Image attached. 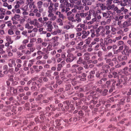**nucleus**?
<instances>
[{
    "label": "nucleus",
    "instance_id": "a18cd8bd",
    "mask_svg": "<svg viewBox=\"0 0 131 131\" xmlns=\"http://www.w3.org/2000/svg\"><path fill=\"white\" fill-rule=\"evenodd\" d=\"M32 9H31L30 11V13L29 14V15L30 16H35V13H33L32 11Z\"/></svg>",
    "mask_w": 131,
    "mask_h": 131
},
{
    "label": "nucleus",
    "instance_id": "69168bd1",
    "mask_svg": "<svg viewBox=\"0 0 131 131\" xmlns=\"http://www.w3.org/2000/svg\"><path fill=\"white\" fill-rule=\"evenodd\" d=\"M42 51L44 52H45L47 53H49L47 49L46 48H43L42 49Z\"/></svg>",
    "mask_w": 131,
    "mask_h": 131
},
{
    "label": "nucleus",
    "instance_id": "864d4df0",
    "mask_svg": "<svg viewBox=\"0 0 131 131\" xmlns=\"http://www.w3.org/2000/svg\"><path fill=\"white\" fill-rule=\"evenodd\" d=\"M58 17L59 18H61L62 19H64V16L61 13H60V14L59 15Z\"/></svg>",
    "mask_w": 131,
    "mask_h": 131
},
{
    "label": "nucleus",
    "instance_id": "6ab92c4d",
    "mask_svg": "<svg viewBox=\"0 0 131 131\" xmlns=\"http://www.w3.org/2000/svg\"><path fill=\"white\" fill-rule=\"evenodd\" d=\"M3 69L5 71H4V74H7L8 73L7 70L8 69V67L7 65H5L4 66Z\"/></svg>",
    "mask_w": 131,
    "mask_h": 131
},
{
    "label": "nucleus",
    "instance_id": "e433bc0d",
    "mask_svg": "<svg viewBox=\"0 0 131 131\" xmlns=\"http://www.w3.org/2000/svg\"><path fill=\"white\" fill-rule=\"evenodd\" d=\"M59 6V4L57 3H56L54 4V6L55 8L54 9L55 10L57 9L58 8L57 7H58Z\"/></svg>",
    "mask_w": 131,
    "mask_h": 131
},
{
    "label": "nucleus",
    "instance_id": "4c0bfd02",
    "mask_svg": "<svg viewBox=\"0 0 131 131\" xmlns=\"http://www.w3.org/2000/svg\"><path fill=\"white\" fill-rule=\"evenodd\" d=\"M81 0H78L74 4L77 5H81Z\"/></svg>",
    "mask_w": 131,
    "mask_h": 131
},
{
    "label": "nucleus",
    "instance_id": "6e6552de",
    "mask_svg": "<svg viewBox=\"0 0 131 131\" xmlns=\"http://www.w3.org/2000/svg\"><path fill=\"white\" fill-rule=\"evenodd\" d=\"M15 61V59L9 60V66L10 67L15 66L16 65Z\"/></svg>",
    "mask_w": 131,
    "mask_h": 131
},
{
    "label": "nucleus",
    "instance_id": "412c9836",
    "mask_svg": "<svg viewBox=\"0 0 131 131\" xmlns=\"http://www.w3.org/2000/svg\"><path fill=\"white\" fill-rule=\"evenodd\" d=\"M122 37V36H119L116 37L113 40V41L114 42H115L117 40H120Z\"/></svg>",
    "mask_w": 131,
    "mask_h": 131
},
{
    "label": "nucleus",
    "instance_id": "f704fd0d",
    "mask_svg": "<svg viewBox=\"0 0 131 131\" xmlns=\"http://www.w3.org/2000/svg\"><path fill=\"white\" fill-rule=\"evenodd\" d=\"M105 72H104L102 71L100 73V78H102L103 77H105L106 76V75L105 74Z\"/></svg>",
    "mask_w": 131,
    "mask_h": 131
},
{
    "label": "nucleus",
    "instance_id": "c85d7f7f",
    "mask_svg": "<svg viewBox=\"0 0 131 131\" xmlns=\"http://www.w3.org/2000/svg\"><path fill=\"white\" fill-rule=\"evenodd\" d=\"M123 9V8H121V9H118L117 10V11L116 12V13H117L118 15H120V14L122 12V10Z\"/></svg>",
    "mask_w": 131,
    "mask_h": 131
},
{
    "label": "nucleus",
    "instance_id": "4be33fe9",
    "mask_svg": "<svg viewBox=\"0 0 131 131\" xmlns=\"http://www.w3.org/2000/svg\"><path fill=\"white\" fill-rule=\"evenodd\" d=\"M101 30H102V31L100 32V34L102 36L105 37V34L104 33L105 30V29L104 28H103V27H102V29H101Z\"/></svg>",
    "mask_w": 131,
    "mask_h": 131
},
{
    "label": "nucleus",
    "instance_id": "5701e85b",
    "mask_svg": "<svg viewBox=\"0 0 131 131\" xmlns=\"http://www.w3.org/2000/svg\"><path fill=\"white\" fill-rule=\"evenodd\" d=\"M129 23H128V22L127 21H124L123 24V27L126 28L127 27L129 26Z\"/></svg>",
    "mask_w": 131,
    "mask_h": 131
},
{
    "label": "nucleus",
    "instance_id": "aec40b11",
    "mask_svg": "<svg viewBox=\"0 0 131 131\" xmlns=\"http://www.w3.org/2000/svg\"><path fill=\"white\" fill-rule=\"evenodd\" d=\"M20 3H23V2L22 1H21V2L20 1L17 2V3L16 4L15 6V8H19V4Z\"/></svg>",
    "mask_w": 131,
    "mask_h": 131
},
{
    "label": "nucleus",
    "instance_id": "13d9d810",
    "mask_svg": "<svg viewBox=\"0 0 131 131\" xmlns=\"http://www.w3.org/2000/svg\"><path fill=\"white\" fill-rule=\"evenodd\" d=\"M91 14H89L88 15V16L86 17V20H89L91 19Z\"/></svg>",
    "mask_w": 131,
    "mask_h": 131
},
{
    "label": "nucleus",
    "instance_id": "4d7b16f0",
    "mask_svg": "<svg viewBox=\"0 0 131 131\" xmlns=\"http://www.w3.org/2000/svg\"><path fill=\"white\" fill-rule=\"evenodd\" d=\"M36 40V39L35 38H33L31 39L30 40V42L32 43L35 42Z\"/></svg>",
    "mask_w": 131,
    "mask_h": 131
},
{
    "label": "nucleus",
    "instance_id": "393cba45",
    "mask_svg": "<svg viewBox=\"0 0 131 131\" xmlns=\"http://www.w3.org/2000/svg\"><path fill=\"white\" fill-rule=\"evenodd\" d=\"M95 71H92L90 73V75L88 76V78H92L93 77L91 75L92 74H93L95 73Z\"/></svg>",
    "mask_w": 131,
    "mask_h": 131
},
{
    "label": "nucleus",
    "instance_id": "bb28decb",
    "mask_svg": "<svg viewBox=\"0 0 131 131\" xmlns=\"http://www.w3.org/2000/svg\"><path fill=\"white\" fill-rule=\"evenodd\" d=\"M89 55V54L88 53H85L84 55V56L85 57L84 59L85 60H87L89 59V57L88 56Z\"/></svg>",
    "mask_w": 131,
    "mask_h": 131
},
{
    "label": "nucleus",
    "instance_id": "603ef678",
    "mask_svg": "<svg viewBox=\"0 0 131 131\" xmlns=\"http://www.w3.org/2000/svg\"><path fill=\"white\" fill-rule=\"evenodd\" d=\"M64 29L68 30L70 28V27L69 25H66L64 26Z\"/></svg>",
    "mask_w": 131,
    "mask_h": 131
},
{
    "label": "nucleus",
    "instance_id": "c9c22d12",
    "mask_svg": "<svg viewBox=\"0 0 131 131\" xmlns=\"http://www.w3.org/2000/svg\"><path fill=\"white\" fill-rule=\"evenodd\" d=\"M123 80L122 79H120L117 81V83L116 84V86H118L120 85L121 83L122 82Z\"/></svg>",
    "mask_w": 131,
    "mask_h": 131
},
{
    "label": "nucleus",
    "instance_id": "a878e982",
    "mask_svg": "<svg viewBox=\"0 0 131 131\" xmlns=\"http://www.w3.org/2000/svg\"><path fill=\"white\" fill-rule=\"evenodd\" d=\"M80 28H82L83 30H85L87 28V27L85 26V25L84 24H80Z\"/></svg>",
    "mask_w": 131,
    "mask_h": 131
},
{
    "label": "nucleus",
    "instance_id": "3c124183",
    "mask_svg": "<svg viewBox=\"0 0 131 131\" xmlns=\"http://www.w3.org/2000/svg\"><path fill=\"white\" fill-rule=\"evenodd\" d=\"M82 2L83 3V5L84 6H85L86 5V3L87 2V0H82Z\"/></svg>",
    "mask_w": 131,
    "mask_h": 131
},
{
    "label": "nucleus",
    "instance_id": "338daca9",
    "mask_svg": "<svg viewBox=\"0 0 131 131\" xmlns=\"http://www.w3.org/2000/svg\"><path fill=\"white\" fill-rule=\"evenodd\" d=\"M112 55V52H108V54L106 55V57H110Z\"/></svg>",
    "mask_w": 131,
    "mask_h": 131
},
{
    "label": "nucleus",
    "instance_id": "9b49d317",
    "mask_svg": "<svg viewBox=\"0 0 131 131\" xmlns=\"http://www.w3.org/2000/svg\"><path fill=\"white\" fill-rule=\"evenodd\" d=\"M74 58L72 56L69 57H68L66 60V61L68 63L71 62L73 61L74 60Z\"/></svg>",
    "mask_w": 131,
    "mask_h": 131
},
{
    "label": "nucleus",
    "instance_id": "79ce46f5",
    "mask_svg": "<svg viewBox=\"0 0 131 131\" xmlns=\"http://www.w3.org/2000/svg\"><path fill=\"white\" fill-rule=\"evenodd\" d=\"M72 15H74L73 14H72V12L71 11H70L67 13V15L68 17L69 16H72Z\"/></svg>",
    "mask_w": 131,
    "mask_h": 131
},
{
    "label": "nucleus",
    "instance_id": "473e14b6",
    "mask_svg": "<svg viewBox=\"0 0 131 131\" xmlns=\"http://www.w3.org/2000/svg\"><path fill=\"white\" fill-rule=\"evenodd\" d=\"M128 48H129L128 47V46H127L126 45H125L124 46V49L123 50L124 52V53H125V52H127V51L128 50Z\"/></svg>",
    "mask_w": 131,
    "mask_h": 131
},
{
    "label": "nucleus",
    "instance_id": "49530a36",
    "mask_svg": "<svg viewBox=\"0 0 131 131\" xmlns=\"http://www.w3.org/2000/svg\"><path fill=\"white\" fill-rule=\"evenodd\" d=\"M37 41L38 43H40L43 42V40L41 38H38L37 39Z\"/></svg>",
    "mask_w": 131,
    "mask_h": 131
},
{
    "label": "nucleus",
    "instance_id": "8fccbe9b",
    "mask_svg": "<svg viewBox=\"0 0 131 131\" xmlns=\"http://www.w3.org/2000/svg\"><path fill=\"white\" fill-rule=\"evenodd\" d=\"M124 42L122 41H118L117 45L118 46L122 45H123Z\"/></svg>",
    "mask_w": 131,
    "mask_h": 131
},
{
    "label": "nucleus",
    "instance_id": "6e6d98bb",
    "mask_svg": "<svg viewBox=\"0 0 131 131\" xmlns=\"http://www.w3.org/2000/svg\"><path fill=\"white\" fill-rule=\"evenodd\" d=\"M35 16L38 17H40L41 16V15L40 14V13L38 12L36 13L35 14Z\"/></svg>",
    "mask_w": 131,
    "mask_h": 131
},
{
    "label": "nucleus",
    "instance_id": "0e129e2a",
    "mask_svg": "<svg viewBox=\"0 0 131 131\" xmlns=\"http://www.w3.org/2000/svg\"><path fill=\"white\" fill-rule=\"evenodd\" d=\"M37 54L38 55H40V54H44V52H42L40 50H38L37 52Z\"/></svg>",
    "mask_w": 131,
    "mask_h": 131
},
{
    "label": "nucleus",
    "instance_id": "7ed1b4c3",
    "mask_svg": "<svg viewBox=\"0 0 131 131\" xmlns=\"http://www.w3.org/2000/svg\"><path fill=\"white\" fill-rule=\"evenodd\" d=\"M52 21H48L46 23L47 27L46 29L47 30L50 32L52 31V30L53 29V27L52 24Z\"/></svg>",
    "mask_w": 131,
    "mask_h": 131
},
{
    "label": "nucleus",
    "instance_id": "20e7f679",
    "mask_svg": "<svg viewBox=\"0 0 131 131\" xmlns=\"http://www.w3.org/2000/svg\"><path fill=\"white\" fill-rule=\"evenodd\" d=\"M29 24L31 25H33L35 26H37V28L40 27V25L39 23L37 22L36 19H34L32 20H30Z\"/></svg>",
    "mask_w": 131,
    "mask_h": 131
},
{
    "label": "nucleus",
    "instance_id": "1a4fd4ad",
    "mask_svg": "<svg viewBox=\"0 0 131 131\" xmlns=\"http://www.w3.org/2000/svg\"><path fill=\"white\" fill-rule=\"evenodd\" d=\"M97 6L100 7L101 8V9L103 10H104L105 9H107V7L106 6H104L103 4H97Z\"/></svg>",
    "mask_w": 131,
    "mask_h": 131
},
{
    "label": "nucleus",
    "instance_id": "f3484780",
    "mask_svg": "<svg viewBox=\"0 0 131 131\" xmlns=\"http://www.w3.org/2000/svg\"><path fill=\"white\" fill-rule=\"evenodd\" d=\"M99 40L100 39L99 38L96 37L94 39L93 41L91 43L93 45H94L96 43V42H98Z\"/></svg>",
    "mask_w": 131,
    "mask_h": 131
},
{
    "label": "nucleus",
    "instance_id": "2f4dec72",
    "mask_svg": "<svg viewBox=\"0 0 131 131\" xmlns=\"http://www.w3.org/2000/svg\"><path fill=\"white\" fill-rule=\"evenodd\" d=\"M53 4L51 3H50V6L48 7V9L49 10H53Z\"/></svg>",
    "mask_w": 131,
    "mask_h": 131
},
{
    "label": "nucleus",
    "instance_id": "774afa93",
    "mask_svg": "<svg viewBox=\"0 0 131 131\" xmlns=\"http://www.w3.org/2000/svg\"><path fill=\"white\" fill-rule=\"evenodd\" d=\"M108 92V90L106 89H105L104 90L103 93V95H106L107 92Z\"/></svg>",
    "mask_w": 131,
    "mask_h": 131
},
{
    "label": "nucleus",
    "instance_id": "4468645a",
    "mask_svg": "<svg viewBox=\"0 0 131 131\" xmlns=\"http://www.w3.org/2000/svg\"><path fill=\"white\" fill-rule=\"evenodd\" d=\"M111 32V31L109 30H106V31L105 35H108L107 36V38H110L112 37V35H110Z\"/></svg>",
    "mask_w": 131,
    "mask_h": 131
},
{
    "label": "nucleus",
    "instance_id": "e2e57ef3",
    "mask_svg": "<svg viewBox=\"0 0 131 131\" xmlns=\"http://www.w3.org/2000/svg\"><path fill=\"white\" fill-rule=\"evenodd\" d=\"M9 72H10L12 74H13L14 73V71H13V69L12 68L10 69L9 70Z\"/></svg>",
    "mask_w": 131,
    "mask_h": 131
},
{
    "label": "nucleus",
    "instance_id": "423d86ee",
    "mask_svg": "<svg viewBox=\"0 0 131 131\" xmlns=\"http://www.w3.org/2000/svg\"><path fill=\"white\" fill-rule=\"evenodd\" d=\"M96 17L98 19H99L101 18V17L100 15L98 16L97 17H96V16H95V17L93 18L92 20L91 21L87 22V24L89 25L92 24L94 22L96 21Z\"/></svg>",
    "mask_w": 131,
    "mask_h": 131
},
{
    "label": "nucleus",
    "instance_id": "a19ab883",
    "mask_svg": "<svg viewBox=\"0 0 131 131\" xmlns=\"http://www.w3.org/2000/svg\"><path fill=\"white\" fill-rule=\"evenodd\" d=\"M62 67V65L59 64L58 65V67L57 68V70L58 71H59L61 69V68Z\"/></svg>",
    "mask_w": 131,
    "mask_h": 131
},
{
    "label": "nucleus",
    "instance_id": "ea45409f",
    "mask_svg": "<svg viewBox=\"0 0 131 131\" xmlns=\"http://www.w3.org/2000/svg\"><path fill=\"white\" fill-rule=\"evenodd\" d=\"M122 8H123V9L122 10V12L123 11V12L124 14H126L128 12V9H125L124 7H122Z\"/></svg>",
    "mask_w": 131,
    "mask_h": 131
},
{
    "label": "nucleus",
    "instance_id": "39448f33",
    "mask_svg": "<svg viewBox=\"0 0 131 131\" xmlns=\"http://www.w3.org/2000/svg\"><path fill=\"white\" fill-rule=\"evenodd\" d=\"M58 38L59 37L58 36H55L52 38V40L53 42V43L54 46H57L59 44V43L57 42Z\"/></svg>",
    "mask_w": 131,
    "mask_h": 131
},
{
    "label": "nucleus",
    "instance_id": "680f3d73",
    "mask_svg": "<svg viewBox=\"0 0 131 131\" xmlns=\"http://www.w3.org/2000/svg\"><path fill=\"white\" fill-rule=\"evenodd\" d=\"M71 87V85L70 84H68L66 86V89L67 90H69L70 89V87Z\"/></svg>",
    "mask_w": 131,
    "mask_h": 131
},
{
    "label": "nucleus",
    "instance_id": "f03ea898",
    "mask_svg": "<svg viewBox=\"0 0 131 131\" xmlns=\"http://www.w3.org/2000/svg\"><path fill=\"white\" fill-rule=\"evenodd\" d=\"M53 10H48V17L50 21H54L57 18V16L54 15L52 13Z\"/></svg>",
    "mask_w": 131,
    "mask_h": 131
},
{
    "label": "nucleus",
    "instance_id": "7c9ffc66",
    "mask_svg": "<svg viewBox=\"0 0 131 131\" xmlns=\"http://www.w3.org/2000/svg\"><path fill=\"white\" fill-rule=\"evenodd\" d=\"M113 0H107L106 5H110L111 4Z\"/></svg>",
    "mask_w": 131,
    "mask_h": 131
},
{
    "label": "nucleus",
    "instance_id": "c03bdc74",
    "mask_svg": "<svg viewBox=\"0 0 131 131\" xmlns=\"http://www.w3.org/2000/svg\"><path fill=\"white\" fill-rule=\"evenodd\" d=\"M65 40L66 41H67L69 39V35L68 34H65L64 35Z\"/></svg>",
    "mask_w": 131,
    "mask_h": 131
},
{
    "label": "nucleus",
    "instance_id": "2eb2a0df",
    "mask_svg": "<svg viewBox=\"0 0 131 131\" xmlns=\"http://www.w3.org/2000/svg\"><path fill=\"white\" fill-rule=\"evenodd\" d=\"M124 32L123 30H120L119 31H118L117 33V34L120 35V36H122V37L124 36L125 34L124 33Z\"/></svg>",
    "mask_w": 131,
    "mask_h": 131
},
{
    "label": "nucleus",
    "instance_id": "a211bd4d",
    "mask_svg": "<svg viewBox=\"0 0 131 131\" xmlns=\"http://www.w3.org/2000/svg\"><path fill=\"white\" fill-rule=\"evenodd\" d=\"M115 20L116 21L117 20L118 21L117 23V25L119 26V27H121L122 23L121 21V20H119L118 18L117 17H116Z\"/></svg>",
    "mask_w": 131,
    "mask_h": 131
},
{
    "label": "nucleus",
    "instance_id": "5fc2aeb1",
    "mask_svg": "<svg viewBox=\"0 0 131 131\" xmlns=\"http://www.w3.org/2000/svg\"><path fill=\"white\" fill-rule=\"evenodd\" d=\"M1 15L0 16V19H3L4 17V15H5V13H0Z\"/></svg>",
    "mask_w": 131,
    "mask_h": 131
},
{
    "label": "nucleus",
    "instance_id": "bf43d9fd",
    "mask_svg": "<svg viewBox=\"0 0 131 131\" xmlns=\"http://www.w3.org/2000/svg\"><path fill=\"white\" fill-rule=\"evenodd\" d=\"M52 47V46L50 45H49L48 46L47 49L48 51H50L51 50V48Z\"/></svg>",
    "mask_w": 131,
    "mask_h": 131
},
{
    "label": "nucleus",
    "instance_id": "9d476101",
    "mask_svg": "<svg viewBox=\"0 0 131 131\" xmlns=\"http://www.w3.org/2000/svg\"><path fill=\"white\" fill-rule=\"evenodd\" d=\"M29 23H27L25 25V28L28 29H31L33 28V26L32 25H30Z\"/></svg>",
    "mask_w": 131,
    "mask_h": 131
},
{
    "label": "nucleus",
    "instance_id": "cd10ccee",
    "mask_svg": "<svg viewBox=\"0 0 131 131\" xmlns=\"http://www.w3.org/2000/svg\"><path fill=\"white\" fill-rule=\"evenodd\" d=\"M83 60L81 57L79 58V60L77 61V63L78 64H80L83 63Z\"/></svg>",
    "mask_w": 131,
    "mask_h": 131
},
{
    "label": "nucleus",
    "instance_id": "72a5a7b5",
    "mask_svg": "<svg viewBox=\"0 0 131 131\" xmlns=\"http://www.w3.org/2000/svg\"><path fill=\"white\" fill-rule=\"evenodd\" d=\"M125 100V98L124 97L121 99V100L119 102V104L121 105H123L124 103Z\"/></svg>",
    "mask_w": 131,
    "mask_h": 131
},
{
    "label": "nucleus",
    "instance_id": "37998d69",
    "mask_svg": "<svg viewBox=\"0 0 131 131\" xmlns=\"http://www.w3.org/2000/svg\"><path fill=\"white\" fill-rule=\"evenodd\" d=\"M103 16L104 17H109V16L108 14L107 13H102Z\"/></svg>",
    "mask_w": 131,
    "mask_h": 131
},
{
    "label": "nucleus",
    "instance_id": "09e8293b",
    "mask_svg": "<svg viewBox=\"0 0 131 131\" xmlns=\"http://www.w3.org/2000/svg\"><path fill=\"white\" fill-rule=\"evenodd\" d=\"M77 69L79 71V73H80L82 72V70L83 69V68L82 67H80L78 68Z\"/></svg>",
    "mask_w": 131,
    "mask_h": 131
},
{
    "label": "nucleus",
    "instance_id": "f8f14e48",
    "mask_svg": "<svg viewBox=\"0 0 131 131\" xmlns=\"http://www.w3.org/2000/svg\"><path fill=\"white\" fill-rule=\"evenodd\" d=\"M102 29V26H100L96 30V34L95 35L96 37L99 36L100 35L99 32L100 31L101 29Z\"/></svg>",
    "mask_w": 131,
    "mask_h": 131
},
{
    "label": "nucleus",
    "instance_id": "de8ad7c7",
    "mask_svg": "<svg viewBox=\"0 0 131 131\" xmlns=\"http://www.w3.org/2000/svg\"><path fill=\"white\" fill-rule=\"evenodd\" d=\"M25 48V45H21L19 47L18 49H19L21 50L23 49H24Z\"/></svg>",
    "mask_w": 131,
    "mask_h": 131
},
{
    "label": "nucleus",
    "instance_id": "dca6fc26",
    "mask_svg": "<svg viewBox=\"0 0 131 131\" xmlns=\"http://www.w3.org/2000/svg\"><path fill=\"white\" fill-rule=\"evenodd\" d=\"M42 4L43 3L41 1H39L37 3L38 8H41Z\"/></svg>",
    "mask_w": 131,
    "mask_h": 131
},
{
    "label": "nucleus",
    "instance_id": "58836bf2",
    "mask_svg": "<svg viewBox=\"0 0 131 131\" xmlns=\"http://www.w3.org/2000/svg\"><path fill=\"white\" fill-rule=\"evenodd\" d=\"M33 1V0H27L26 1V4L28 5L29 4H31V3Z\"/></svg>",
    "mask_w": 131,
    "mask_h": 131
},
{
    "label": "nucleus",
    "instance_id": "f257e3e1",
    "mask_svg": "<svg viewBox=\"0 0 131 131\" xmlns=\"http://www.w3.org/2000/svg\"><path fill=\"white\" fill-rule=\"evenodd\" d=\"M74 15H72V16H69L68 17V19L72 21L73 22H77V23L81 22V19L80 17V15L79 14H77L75 15V19H74Z\"/></svg>",
    "mask_w": 131,
    "mask_h": 131
},
{
    "label": "nucleus",
    "instance_id": "052dcab7",
    "mask_svg": "<svg viewBox=\"0 0 131 131\" xmlns=\"http://www.w3.org/2000/svg\"><path fill=\"white\" fill-rule=\"evenodd\" d=\"M75 29L76 31L78 32L81 31L82 30V29L81 28H77Z\"/></svg>",
    "mask_w": 131,
    "mask_h": 131
},
{
    "label": "nucleus",
    "instance_id": "ddd939ff",
    "mask_svg": "<svg viewBox=\"0 0 131 131\" xmlns=\"http://www.w3.org/2000/svg\"><path fill=\"white\" fill-rule=\"evenodd\" d=\"M107 9L108 10H109L110 9L113 10L115 7V5L114 4H112L111 5H107Z\"/></svg>",
    "mask_w": 131,
    "mask_h": 131
},
{
    "label": "nucleus",
    "instance_id": "c756f323",
    "mask_svg": "<svg viewBox=\"0 0 131 131\" xmlns=\"http://www.w3.org/2000/svg\"><path fill=\"white\" fill-rule=\"evenodd\" d=\"M85 43L87 44H89L91 42V38L89 37L88 39L85 40Z\"/></svg>",
    "mask_w": 131,
    "mask_h": 131
},
{
    "label": "nucleus",
    "instance_id": "b1692460",
    "mask_svg": "<svg viewBox=\"0 0 131 131\" xmlns=\"http://www.w3.org/2000/svg\"><path fill=\"white\" fill-rule=\"evenodd\" d=\"M45 63V62L44 61H42L40 60H38L36 62V64L37 65H39L40 64H44Z\"/></svg>",
    "mask_w": 131,
    "mask_h": 131
},
{
    "label": "nucleus",
    "instance_id": "0eeeda50",
    "mask_svg": "<svg viewBox=\"0 0 131 131\" xmlns=\"http://www.w3.org/2000/svg\"><path fill=\"white\" fill-rule=\"evenodd\" d=\"M82 34L83 35L82 36V38L84 39L87 37L90 34V32L89 31H86L85 30H83L82 31Z\"/></svg>",
    "mask_w": 131,
    "mask_h": 131
}]
</instances>
